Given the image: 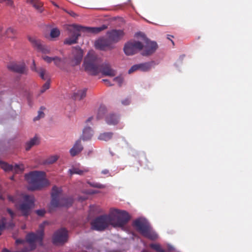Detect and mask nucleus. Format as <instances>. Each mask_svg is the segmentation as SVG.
Returning a JSON list of instances; mask_svg holds the SVG:
<instances>
[{
	"label": "nucleus",
	"instance_id": "1",
	"mask_svg": "<svg viewBox=\"0 0 252 252\" xmlns=\"http://www.w3.org/2000/svg\"><path fill=\"white\" fill-rule=\"evenodd\" d=\"M83 65L85 70L91 75H96L99 73L104 76L110 77L116 75V71L111 68L109 63H102L101 60L93 54H88L85 59Z\"/></svg>",
	"mask_w": 252,
	"mask_h": 252
},
{
	"label": "nucleus",
	"instance_id": "2",
	"mask_svg": "<svg viewBox=\"0 0 252 252\" xmlns=\"http://www.w3.org/2000/svg\"><path fill=\"white\" fill-rule=\"evenodd\" d=\"M107 26L103 25L99 27H86L79 25H72L68 26L67 30L69 36L64 40V44L72 45L77 43L78 37L81 35L80 32L97 33L107 29Z\"/></svg>",
	"mask_w": 252,
	"mask_h": 252
},
{
	"label": "nucleus",
	"instance_id": "3",
	"mask_svg": "<svg viewBox=\"0 0 252 252\" xmlns=\"http://www.w3.org/2000/svg\"><path fill=\"white\" fill-rule=\"evenodd\" d=\"M25 179L29 184L30 190L40 189L48 185L44 172L34 171L25 175Z\"/></svg>",
	"mask_w": 252,
	"mask_h": 252
},
{
	"label": "nucleus",
	"instance_id": "4",
	"mask_svg": "<svg viewBox=\"0 0 252 252\" xmlns=\"http://www.w3.org/2000/svg\"><path fill=\"white\" fill-rule=\"evenodd\" d=\"M44 222L39 225V229L36 233L31 232L27 234L26 241L29 244L28 246H25L21 251L15 252H29L35 249L36 242L42 244L44 236Z\"/></svg>",
	"mask_w": 252,
	"mask_h": 252
},
{
	"label": "nucleus",
	"instance_id": "5",
	"mask_svg": "<svg viewBox=\"0 0 252 252\" xmlns=\"http://www.w3.org/2000/svg\"><path fill=\"white\" fill-rule=\"evenodd\" d=\"M112 226L114 227H124L130 220V216L126 211L114 209L110 213Z\"/></svg>",
	"mask_w": 252,
	"mask_h": 252
},
{
	"label": "nucleus",
	"instance_id": "6",
	"mask_svg": "<svg viewBox=\"0 0 252 252\" xmlns=\"http://www.w3.org/2000/svg\"><path fill=\"white\" fill-rule=\"evenodd\" d=\"M133 225L144 237L151 240L157 238V234L152 231L149 225L145 220L136 219L133 222Z\"/></svg>",
	"mask_w": 252,
	"mask_h": 252
},
{
	"label": "nucleus",
	"instance_id": "7",
	"mask_svg": "<svg viewBox=\"0 0 252 252\" xmlns=\"http://www.w3.org/2000/svg\"><path fill=\"white\" fill-rule=\"evenodd\" d=\"M93 229L98 231H103L109 225H112L111 215H103L96 217L91 223Z\"/></svg>",
	"mask_w": 252,
	"mask_h": 252
},
{
	"label": "nucleus",
	"instance_id": "8",
	"mask_svg": "<svg viewBox=\"0 0 252 252\" xmlns=\"http://www.w3.org/2000/svg\"><path fill=\"white\" fill-rule=\"evenodd\" d=\"M137 35L143 37L144 41V44H143V51L141 53L142 56H149L156 52L158 47L156 42L150 40L141 32L137 33Z\"/></svg>",
	"mask_w": 252,
	"mask_h": 252
},
{
	"label": "nucleus",
	"instance_id": "9",
	"mask_svg": "<svg viewBox=\"0 0 252 252\" xmlns=\"http://www.w3.org/2000/svg\"><path fill=\"white\" fill-rule=\"evenodd\" d=\"M23 202L19 205V209L23 216H28L34 206V198L32 195L25 194L23 195Z\"/></svg>",
	"mask_w": 252,
	"mask_h": 252
},
{
	"label": "nucleus",
	"instance_id": "10",
	"mask_svg": "<svg viewBox=\"0 0 252 252\" xmlns=\"http://www.w3.org/2000/svg\"><path fill=\"white\" fill-rule=\"evenodd\" d=\"M143 45L140 41H132L126 43L124 48L125 53L127 56L133 55L143 49Z\"/></svg>",
	"mask_w": 252,
	"mask_h": 252
},
{
	"label": "nucleus",
	"instance_id": "11",
	"mask_svg": "<svg viewBox=\"0 0 252 252\" xmlns=\"http://www.w3.org/2000/svg\"><path fill=\"white\" fill-rule=\"evenodd\" d=\"M155 65V63L154 61L136 64L131 67L128 72L130 74L138 70L143 72H148L151 70L152 68H154Z\"/></svg>",
	"mask_w": 252,
	"mask_h": 252
},
{
	"label": "nucleus",
	"instance_id": "12",
	"mask_svg": "<svg viewBox=\"0 0 252 252\" xmlns=\"http://www.w3.org/2000/svg\"><path fill=\"white\" fill-rule=\"evenodd\" d=\"M67 240V231L64 228L57 230L54 234L53 242L55 244H63Z\"/></svg>",
	"mask_w": 252,
	"mask_h": 252
},
{
	"label": "nucleus",
	"instance_id": "13",
	"mask_svg": "<svg viewBox=\"0 0 252 252\" xmlns=\"http://www.w3.org/2000/svg\"><path fill=\"white\" fill-rule=\"evenodd\" d=\"M29 40L38 51L43 54H48L50 52V48L48 46L43 44L40 40L34 37H29Z\"/></svg>",
	"mask_w": 252,
	"mask_h": 252
},
{
	"label": "nucleus",
	"instance_id": "14",
	"mask_svg": "<svg viewBox=\"0 0 252 252\" xmlns=\"http://www.w3.org/2000/svg\"><path fill=\"white\" fill-rule=\"evenodd\" d=\"M62 193V189L56 186H54L52 189L51 206L50 211H51L52 208L58 207L59 205V200L61 198L60 195Z\"/></svg>",
	"mask_w": 252,
	"mask_h": 252
},
{
	"label": "nucleus",
	"instance_id": "15",
	"mask_svg": "<svg viewBox=\"0 0 252 252\" xmlns=\"http://www.w3.org/2000/svg\"><path fill=\"white\" fill-rule=\"evenodd\" d=\"M72 54L73 57L70 61V63L71 65L75 66L80 64L83 56L82 50L79 46L74 47L73 48Z\"/></svg>",
	"mask_w": 252,
	"mask_h": 252
},
{
	"label": "nucleus",
	"instance_id": "16",
	"mask_svg": "<svg viewBox=\"0 0 252 252\" xmlns=\"http://www.w3.org/2000/svg\"><path fill=\"white\" fill-rule=\"evenodd\" d=\"M108 38L113 43H117L120 41L124 36L123 31L120 30H113L107 32Z\"/></svg>",
	"mask_w": 252,
	"mask_h": 252
},
{
	"label": "nucleus",
	"instance_id": "17",
	"mask_svg": "<svg viewBox=\"0 0 252 252\" xmlns=\"http://www.w3.org/2000/svg\"><path fill=\"white\" fill-rule=\"evenodd\" d=\"M95 47L96 48L101 50H105L107 49H112V42L108 39H100L95 42Z\"/></svg>",
	"mask_w": 252,
	"mask_h": 252
},
{
	"label": "nucleus",
	"instance_id": "18",
	"mask_svg": "<svg viewBox=\"0 0 252 252\" xmlns=\"http://www.w3.org/2000/svg\"><path fill=\"white\" fill-rule=\"evenodd\" d=\"M8 68L13 72L22 74L26 71V65L24 63H12L8 65Z\"/></svg>",
	"mask_w": 252,
	"mask_h": 252
},
{
	"label": "nucleus",
	"instance_id": "19",
	"mask_svg": "<svg viewBox=\"0 0 252 252\" xmlns=\"http://www.w3.org/2000/svg\"><path fill=\"white\" fill-rule=\"evenodd\" d=\"M83 150V147L81 143V139L77 140L72 148L69 150V153L72 157H75L80 153Z\"/></svg>",
	"mask_w": 252,
	"mask_h": 252
},
{
	"label": "nucleus",
	"instance_id": "20",
	"mask_svg": "<svg viewBox=\"0 0 252 252\" xmlns=\"http://www.w3.org/2000/svg\"><path fill=\"white\" fill-rule=\"evenodd\" d=\"M73 203V199L70 197L63 196L59 200L58 207H69Z\"/></svg>",
	"mask_w": 252,
	"mask_h": 252
},
{
	"label": "nucleus",
	"instance_id": "21",
	"mask_svg": "<svg viewBox=\"0 0 252 252\" xmlns=\"http://www.w3.org/2000/svg\"><path fill=\"white\" fill-rule=\"evenodd\" d=\"M106 123L109 125H116L119 122V117L114 114H109L105 118Z\"/></svg>",
	"mask_w": 252,
	"mask_h": 252
},
{
	"label": "nucleus",
	"instance_id": "22",
	"mask_svg": "<svg viewBox=\"0 0 252 252\" xmlns=\"http://www.w3.org/2000/svg\"><path fill=\"white\" fill-rule=\"evenodd\" d=\"M87 89L84 88L82 90H78L75 91L73 94L72 97L75 100H81L86 96Z\"/></svg>",
	"mask_w": 252,
	"mask_h": 252
},
{
	"label": "nucleus",
	"instance_id": "23",
	"mask_svg": "<svg viewBox=\"0 0 252 252\" xmlns=\"http://www.w3.org/2000/svg\"><path fill=\"white\" fill-rule=\"evenodd\" d=\"M93 134V130L90 127H86L83 131L82 135L80 138L84 141L89 140L91 139Z\"/></svg>",
	"mask_w": 252,
	"mask_h": 252
},
{
	"label": "nucleus",
	"instance_id": "24",
	"mask_svg": "<svg viewBox=\"0 0 252 252\" xmlns=\"http://www.w3.org/2000/svg\"><path fill=\"white\" fill-rule=\"evenodd\" d=\"M27 2L31 3L40 13L43 11V4L38 0H27Z\"/></svg>",
	"mask_w": 252,
	"mask_h": 252
},
{
	"label": "nucleus",
	"instance_id": "25",
	"mask_svg": "<svg viewBox=\"0 0 252 252\" xmlns=\"http://www.w3.org/2000/svg\"><path fill=\"white\" fill-rule=\"evenodd\" d=\"M39 143V140L36 136L32 138L29 141L27 142L26 144L25 149L26 151H29L31 148L34 145H38Z\"/></svg>",
	"mask_w": 252,
	"mask_h": 252
},
{
	"label": "nucleus",
	"instance_id": "26",
	"mask_svg": "<svg viewBox=\"0 0 252 252\" xmlns=\"http://www.w3.org/2000/svg\"><path fill=\"white\" fill-rule=\"evenodd\" d=\"M113 135V133L111 132H104L100 133L98 137V139L100 140H103V141H108L110 140Z\"/></svg>",
	"mask_w": 252,
	"mask_h": 252
},
{
	"label": "nucleus",
	"instance_id": "27",
	"mask_svg": "<svg viewBox=\"0 0 252 252\" xmlns=\"http://www.w3.org/2000/svg\"><path fill=\"white\" fill-rule=\"evenodd\" d=\"M33 66L32 67V69L35 71L36 72H37L39 74L40 77L43 80H46V77L45 76V74L46 73V70L43 68H37L35 66V62L34 61H33Z\"/></svg>",
	"mask_w": 252,
	"mask_h": 252
},
{
	"label": "nucleus",
	"instance_id": "28",
	"mask_svg": "<svg viewBox=\"0 0 252 252\" xmlns=\"http://www.w3.org/2000/svg\"><path fill=\"white\" fill-rule=\"evenodd\" d=\"M0 166L5 171H9L12 170L13 165L9 164L4 161H0Z\"/></svg>",
	"mask_w": 252,
	"mask_h": 252
},
{
	"label": "nucleus",
	"instance_id": "29",
	"mask_svg": "<svg viewBox=\"0 0 252 252\" xmlns=\"http://www.w3.org/2000/svg\"><path fill=\"white\" fill-rule=\"evenodd\" d=\"M69 171L71 175L76 174L79 175H82L84 172H87L88 171V169H85L84 170H81L77 168H73L72 169H69Z\"/></svg>",
	"mask_w": 252,
	"mask_h": 252
},
{
	"label": "nucleus",
	"instance_id": "30",
	"mask_svg": "<svg viewBox=\"0 0 252 252\" xmlns=\"http://www.w3.org/2000/svg\"><path fill=\"white\" fill-rule=\"evenodd\" d=\"M24 170V166L23 164L18 165L15 164L13 165V169L12 171H13L16 173H21L23 172Z\"/></svg>",
	"mask_w": 252,
	"mask_h": 252
},
{
	"label": "nucleus",
	"instance_id": "31",
	"mask_svg": "<svg viewBox=\"0 0 252 252\" xmlns=\"http://www.w3.org/2000/svg\"><path fill=\"white\" fill-rule=\"evenodd\" d=\"M60 35V31L57 28H53L50 32V36L51 38H56Z\"/></svg>",
	"mask_w": 252,
	"mask_h": 252
},
{
	"label": "nucleus",
	"instance_id": "32",
	"mask_svg": "<svg viewBox=\"0 0 252 252\" xmlns=\"http://www.w3.org/2000/svg\"><path fill=\"white\" fill-rule=\"evenodd\" d=\"M53 62L54 64L57 66L60 67L62 65V64L64 63V61L61 58L58 57H54Z\"/></svg>",
	"mask_w": 252,
	"mask_h": 252
},
{
	"label": "nucleus",
	"instance_id": "33",
	"mask_svg": "<svg viewBox=\"0 0 252 252\" xmlns=\"http://www.w3.org/2000/svg\"><path fill=\"white\" fill-rule=\"evenodd\" d=\"M150 247L158 252H165L164 250L161 248L159 244H151L150 245Z\"/></svg>",
	"mask_w": 252,
	"mask_h": 252
},
{
	"label": "nucleus",
	"instance_id": "34",
	"mask_svg": "<svg viewBox=\"0 0 252 252\" xmlns=\"http://www.w3.org/2000/svg\"><path fill=\"white\" fill-rule=\"evenodd\" d=\"M50 88V82L49 81H47L42 86L40 90V93H44L47 90Z\"/></svg>",
	"mask_w": 252,
	"mask_h": 252
},
{
	"label": "nucleus",
	"instance_id": "35",
	"mask_svg": "<svg viewBox=\"0 0 252 252\" xmlns=\"http://www.w3.org/2000/svg\"><path fill=\"white\" fill-rule=\"evenodd\" d=\"M58 159V157L57 156H53L47 159V162L48 163L52 164L55 162Z\"/></svg>",
	"mask_w": 252,
	"mask_h": 252
},
{
	"label": "nucleus",
	"instance_id": "36",
	"mask_svg": "<svg viewBox=\"0 0 252 252\" xmlns=\"http://www.w3.org/2000/svg\"><path fill=\"white\" fill-rule=\"evenodd\" d=\"M42 109V108L41 107L40 110L39 111H38V112L37 116L34 118V119H33L34 121H37V120H39V119H40L41 118L44 117V113H43V112L41 110Z\"/></svg>",
	"mask_w": 252,
	"mask_h": 252
},
{
	"label": "nucleus",
	"instance_id": "37",
	"mask_svg": "<svg viewBox=\"0 0 252 252\" xmlns=\"http://www.w3.org/2000/svg\"><path fill=\"white\" fill-rule=\"evenodd\" d=\"M42 59L47 63H51L54 60V57H50L47 56H43Z\"/></svg>",
	"mask_w": 252,
	"mask_h": 252
},
{
	"label": "nucleus",
	"instance_id": "38",
	"mask_svg": "<svg viewBox=\"0 0 252 252\" xmlns=\"http://www.w3.org/2000/svg\"><path fill=\"white\" fill-rule=\"evenodd\" d=\"M105 111V108L103 107H100L98 111V115L97 116V118L98 119H100L101 117V115H102Z\"/></svg>",
	"mask_w": 252,
	"mask_h": 252
},
{
	"label": "nucleus",
	"instance_id": "39",
	"mask_svg": "<svg viewBox=\"0 0 252 252\" xmlns=\"http://www.w3.org/2000/svg\"><path fill=\"white\" fill-rule=\"evenodd\" d=\"M113 81L118 82L119 86H121L123 83V79L121 77H116L113 79Z\"/></svg>",
	"mask_w": 252,
	"mask_h": 252
},
{
	"label": "nucleus",
	"instance_id": "40",
	"mask_svg": "<svg viewBox=\"0 0 252 252\" xmlns=\"http://www.w3.org/2000/svg\"><path fill=\"white\" fill-rule=\"evenodd\" d=\"M90 185L92 187L98 188V189H102L104 188V186L102 184H99V183H93V184H90Z\"/></svg>",
	"mask_w": 252,
	"mask_h": 252
},
{
	"label": "nucleus",
	"instance_id": "41",
	"mask_svg": "<svg viewBox=\"0 0 252 252\" xmlns=\"http://www.w3.org/2000/svg\"><path fill=\"white\" fill-rule=\"evenodd\" d=\"M46 213V211L44 209H40L36 211V213L39 216H43Z\"/></svg>",
	"mask_w": 252,
	"mask_h": 252
},
{
	"label": "nucleus",
	"instance_id": "42",
	"mask_svg": "<svg viewBox=\"0 0 252 252\" xmlns=\"http://www.w3.org/2000/svg\"><path fill=\"white\" fill-rule=\"evenodd\" d=\"M63 10L73 17H75L76 16H77V14L72 10L68 11L65 9H63Z\"/></svg>",
	"mask_w": 252,
	"mask_h": 252
},
{
	"label": "nucleus",
	"instance_id": "43",
	"mask_svg": "<svg viewBox=\"0 0 252 252\" xmlns=\"http://www.w3.org/2000/svg\"><path fill=\"white\" fill-rule=\"evenodd\" d=\"M14 31L13 29L12 28H8L6 31L5 32H6V34L7 35V36L9 37H12V36L10 35V33H13L14 32Z\"/></svg>",
	"mask_w": 252,
	"mask_h": 252
},
{
	"label": "nucleus",
	"instance_id": "44",
	"mask_svg": "<svg viewBox=\"0 0 252 252\" xmlns=\"http://www.w3.org/2000/svg\"><path fill=\"white\" fill-rule=\"evenodd\" d=\"M0 2L5 1L6 2V4L8 6H12L13 4V1L12 0H0Z\"/></svg>",
	"mask_w": 252,
	"mask_h": 252
},
{
	"label": "nucleus",
	"instance_id": "45",
	"mask_svg": "<svg viewBox=\"0 0 252 252\" xmlns=\"http://www.w3.org/2000/svg\"><path fill=\"white\" fill-rule=\"evenodd\" d=\"M130 101L128 98H126L122 101V103L124 105H127L130 104Z\"/></svg>",
	"mask_w": 252,
	"mask_h": 252
},
{
	"label": "nucleus",
	"instance_id": "46",
	"mask_svg": "<svg viewBox=\"0 0 252 252\" xmlns=\"http://www.w3.org/2000/svg\"><path fill=\"white\" fill-rule=\"evenodd\" d=\"M7 212L10 215L11 219H13L15 217V213L10 209L8 208L7 209Z\"/></svg>",
	"mask_w": 252,
	"mask_h": 252
},
{
	"label": "nucleus",
	"instance_id": "47",
	"mask_svg": "<svg viewBox=\"0 0 252 252\" xmlns=\"http://www.w3.org/2000/svg\"><path fill=\"white\" fill-rule=\"evenodd\" d=\"M5 228V224L4 223H2L0 224V235L1 234L2 231Z\"/></svg>",
	"mask_w": 252,
	"mask_h": 252
},
{
	"label": "nucleus",
	"instance_id": "48",
	"mask_svg": "<svg viewBox=\"0 0 252 252\" xmlns=\"http://www.w3.org/2000/svg\"><path fill=\"white\" fill-rule=\"evenodd\" d=\"M102 81L105 83L107 86H111L113 85L112 84L110 83L108 79H103Z\"/></svg>",
	"mask_w": 252,
	"mask_h": 252
},
{
	"label": "nucleus",
	"instance_id": "49",
	"mask_svg": "<svg viewBox=\"0 0 252 252\" xmlns=\"http://www.w3.org/2000/svg\"><path fill=\"white\" fill-rule=\"evenodd\" d=\"M25 242V240H22V239H17L16 240V243L17 244H24Z\"/></svg>",
	"mask_w": 252,
	"mask_h": 252
},
{
	"label": "nucleus",
	"instance_id": "50",
	"mask_svg": "<svg viewBox=\"0 0 252 252\" xmlns=\"http://www.w3.org/2000/svg\"><path fill=\"white\" fill-rule=\"evenodd\" d=\"M101 173L104 175L109 174V171L108 169H104L101 171Z\"/></svg>",
	"mask_w": 252,
	"mask_h": 252
},
{
	"label": "nucleus",
	"instance_id": "51",
	"mask_svg": "<svg viewBox=\"0 0 252 252\" xmlns=\"http://www.w3.org/2000/svg\"><path fill=\"white\" fill-rule=\"evenodd\" d=\"M93 119V117H89L87 120H86V123H89L90 122H91L92 121V120Z\"/></svg>",
	"mask_w": 252,
	"mask_h": 252
},
{
	"label": "nucleus",
	"instance_id": "52",
	"mask_svg": "<svg viewBox=\"0 0 252 252\" xmlns=\"http://www.w3.org/2000/svg\"><path fill=\"white\" fill-rule=\"evenodd\" d=\"M52 3L56 7H58V8H59V6L54 1H51Z\"/></svg>",
	"mask_w": 252,
	"mask_h": 252
},
{
	"label": "nucleus",
	"instance_id": "53",
	"mask_svg": "<svg viewBox=\"0 0 252 252\" xmlns=\"http://www.w3.org/2000/svg\"><path fill=\"white\" fill-rule=\"evenodd\" d=\"M170 36L173 37V36H171V35H168L167 38L169 40H171V41L172 42V43L174 45V41L170 39V37H169Z\"/></svg>",
	"mask_w": 252,
	"mask_h": 252
},
{
	"label": "nucleus",
	"instance_id": "54",
	"mask_svg": "<svg viewBox=\"0 0 252 252\" xmlns=\"http://www.w3.org/2000/svg\"><path fill=\"white\" fill-rule=\"evenodd\" d=\"M8 198H9V199L10 200H11V201H13V202H14V200L13 197L12 196H9V197H8Z\"/></svg>",
	"mask_w": 252,
	"mask_h": 252
},
{
	"label": "nucleus",
	"instance_id": "55",
	"mask_svg": "<svg viewBox=\"0 0 252 252\" xmlns=\"http://www.w3.org/2000/svg\"><path fill=\"white\" fill-rule=\"evenodd\" d=\"M2 35V28L0 26V36H1Z\"/></svg>",
	"mask_w": 252,
	"mask_h": 252
},
{
	"label": "nucleus",
	"instance_id": "56",
	"mask_svg": "<svg viewBox=\"0 0 252 252\" xmlns=\"http://www.w3.org/2000/svg\"><path fill=\"white\" fill-rule=\"evenodd\" d=\"M2 252H9V251L8 250H7V249H4L3 250Z\"/></svg>",
	"mask_w": 252,
	"mask_h": 252
},
{
	"label": "nucleus",
	"instance_id": "57",
	"mask_svg": "<svg viewBox=\"0 0 252 252\" xmlns=\"http://www.w3.org/2000/svg\"><path fill=\"white\" fill-rule=\"evenodd\" d=\"M86 198H81V197H80V198H79V200H86Z\"/></svg>",
	"mask_w": 252,
	"mask_h": 252
},
{
	"label": "nucleus",
	"instance_id": "58",
	"mask_svg": "<svg viewBox=\"0 0 252 252\" xmlns=\"http://www.w3.org/2000/svg\"><path fill=\"white\" fill-rule=\"evenodd\" d=\"M13 177H12L11 178V179H12H12H13Z\"/></svg>",
	"mask_w": 252,
	"mask_h": 252
}]
</instances>
